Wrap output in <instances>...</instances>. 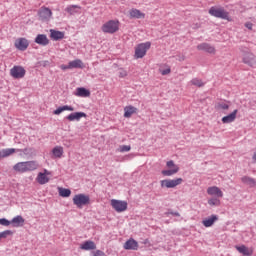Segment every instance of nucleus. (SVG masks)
<instances>
[{"label": "nucleus", "mask_w": 256, "mask_h": 256, "mask_svg": "<svg viewBox=\"0 0 256 256\" xmlns=\"http://www.w3.org/2000/svg\"><path fill=\"white\" fill-rule=\"evenodd\" d=\"M39 169V162L35 160L18 162L13 166V171L16 173H31V171H37Z\"/></svg>", "instance_id": "nucleus-1"}, {"label": "nucleus", "mask_w": 256, "mask_h": 256, "mask_svg": "<svg viewBox=\"0 0 256 256\" xmlns=\"http://www.w3.org/2000/svg\"><path fill=\"white\" fill-rule=\"evenodd\" d=\"M239 49L242 55V63L248 65V67H256V55L246 46H240Z\"/></svg>", "instance_id": "nucleus-2"}, {"label": "nucleus", "mask_w": 256, "mask_h": 256, "mask_svg": "<svg viewBox=\"0 0 256 256\" xmlns=\"http://www.w3.org/2000/svg\"><path fill=\"white\" fill-rule=\"evenodd\" d=\"M209 15L212 17H216L217 19H224L225 21H233V18L229 15V12L225 10L223 7L219 6H212L209 11Z\"/></svg>", "instance_id": "nucleus-3"}, {"label": "nucleus", "mask_w": 256, "mask_h": 256, "mask_svg": "<svg viewBox=\"0 0 256 256\" xmlns=\"http://www.w3.org/2000/svg\"><path fill=\"white\" fill-rule=\"evenodd\" d=\"M121 23L119 20H108L101 26V31L107 33L108 35H113L119 31Z\"/></svg>", "instance_id": "nucleus-4"}, {"label": "nucleus", "mask_w": 256, "mask_h": 256, "mask_svg": "<svg viewBox=\"0 0 256 256\" xmlns=\"http://www.w3.org/2000/svg\"><path fill=\"white\" fill-rule=\"evenodd\" d=\"M72 201L78 209H83V207L91 204V198L87 194H76L74 195Z\"/></svg>", "instance_id": "nucleus-5"}, {"label": "nucleus", "mask_w": 256, "mask_h": 256, "mask_svg": "<svg viewBox=\"0 0 256 256\" xmlns=\"http://www.w3.org/2000/svg\"><path fill=\"white\" fill-rule=\"evenodd\" d=\"M151 49V42L140 43L135 47V59H143L147 55V51Z\"/></svg>", "instance_id": "nucleus-6"}, {"label": "nucleus", "mask_w": 256, "mask_h": 256, "mask_svg": "<svg viewBox=\"0 0 256 256\" xmlns=\"http://www.w3.org/2000/svg\"><path fill=\"white\" fill-rule=\"evenodd\" d=\"M168 170H162V175L164 177H172V175H177L179 173V165L175 164L173 160H170L166 163Z\"/></svg>", "instance_id": "nucleus-7"}, {"label": "nucleus", "mask_w": 256, "mask_h": 256, "mask_svg": "<svg viewBox=\"0 0 256 256\" xmlns=\"http://www.w3.org/2000/svg\"><path fill=\"white\" fill-rule=\"evenodd\" d=\"M183 183V178H175V179H165L160 181V185L162 188L166 189H175L178 185Z\"/></svg>", "instance_id": "nucleus-8"}, {"label": "nucleus", "mask_w": 256, "mask_h": 256, "mask_svg": "<svg viewBox=\"0 0 256 256\" xmlns=\"http://www.w3.org/2000/svg\"><path fill=\"white\" fill-rule=\"evenodd\" d=\"M110 205L116 213H123L128 207L127 201L112 199Z\"/></svg>", "instance_id": "nucleus-9"}, {"label": "nucleus", "mask_w": 256, "mask_h": 256, "mask_svg": "<svg viewBox=\"0 0 256 256\" xmlns=\"http://www.w3.org/2000/svg\"><path fill=\"white\" fill-rule=\"evenodd\" d=\"M51 181V171L44 169L42 172H39L36 176V182L39 185H47Z\"/></svg>", "instance_id": "nucleus-10"}, {"label": "nucleus", "mask_w": 256, "mask_h": 256, "mask_svg": "<svg viewBox=\"0 0 256 256\" xmlns=\"http://www.w3.org/2000/svg\"><path fill=\"white\" fill-rule=\"evenodd\" d=\"M198 51H204V53H208V55H216L217 54V48L213 46L212 44H209L207 42H203L197 45Z\"/></svg>", "instance_id": "nucleus-11"}, {"label": "nucleus", "mask_w": 256, "mask_h": 256, "mask_svg": "<svg viewBox=\"0 0 256 256\" xmlns=\"http://www.w3.org/2000/svg\"><path fill=\"white\" fill-rule=\"evenodd\" d=\"M25 73H27V71L23 66H14L10 70V75L13 79H23V77H25Z\"/></svg>", "instance_id": "nucleus-12"}, {"label": "nucleus", "mask_w": 256, "mask_h": 256, "mask_svg": "<svg viewBox=\"0 0 256 256\" xmlns=\"http://www.w3.org/2000/svg\"><path fill=\"white\" fill-rule=\"evenodd\" d=\"M38 16L41 21H51V18L53 17V12L47 7H41L38 11Z\"/></svg>", "instance_id": "nucleus-13"}, {"label": "nucleus", "mask_w": 256, "mask_h": 256, "mask_svg": "<svg viewBox=\"0 0 256 256\" xmlns=\"http://www.w3.org/2000/svg\"><path fill=\"white\" fill-rule=\"evenodd\" d=\"M14 46L18 51H27V48L29 47V40L26 38H18L15 40Z\"/></svg>", "instance_id": "nucleus-14"}, {"label": "nucleus", "mask_w": 256, "mask_h": 256, "mask_svg": "<svg viewBox=\"0 0 256 256\" xmlns=\"http://www.w3.org/2000/svg\"><path fill=\"white\" fill-rule=\"evenodd\" d=\"M124 249L126 251H137L139 249V243L135 239L130 238L124 243Z\"/></svg>", "instance_id": "nucleus-15"}, {"label": "nucleus", "mask_w": 256, "mask_h": 256, "mask_svg": "<svg viewBox=\"0 0 256 256\" xmlns=\"http://www.w3.org/2000/svg\"><path fill=\"white\" fill-rule=\"evenodd\" d=\"M237 113H239V110L235 109L233 112H231L227 116L222 117V123L224 125L233 123L235 121V119H237Z\"/></svg>", "instance_id": "nucleus-16"}, {"label": "nucleus", "mask_w": 256, "mask_h": 256, "mask_svg": "<svg viewBox=\"0 0 256 256\" xmlns=\"http://www.w3.org/2000/svg\"><path fill=\"white\" fill-rule=\"evenodd\" d=\"M17 151H21L20 149L15 148H4L0 150V159H5L7 157H11V155H15Z\"/></svg>", "instance_id": "nucleus-17"}, {"label": "nucleus", "mask_w": 256, "mask_h": 256, "mask_svg": "<svg viewBox=\"0 0 256 256\" xmlns=\"http://www.w3.org/2000/svg\"><path fill=\"white\" fill-rule=\"evenodd\" d=\"M130 19H145V13L137 8H132L129 10Z\"/></svg>", "instance_id": "nucleus-18"}, {"label": "nucleus", "mask_w": 256, "mask_h": 256, "mask_svg": "<svg viewBox=\"0 0 256 256\" xmlns=\"http://www.w3.org/2000/svg\"><path fill=\"white\" fill-rule=\"evenodd\" d=\"M87 117V114L85 112H74L69 114L66 119L68 121H81V119H83Z\"/></svg>", "instance_id": "nucleus-19"}, {"label": "nucleus", "mask_w": 256, "mask_h": 256, "mask_svg": "<svg viewBox=\"0 0 256 256\" xmlns=\"http://www.w3.org/2000/svg\"><path fill=\"white\" fill-rule=\"evenodd\" d=\"M207 193L211 196V197H223V191H221V188L217 187V186H211L207 188Z\"/></svg>", "instance_id": "nucleus-20"}, {"label": "nucleus", "mask_w": 256, "mask_h": 256, "mask_svg": "<svg viewBox=\"0 0 256 256\" xmlns=\"http://www.w3.org/2000/svg\"><path fill=\"white\" fill-rule=\"evenodd\" d=\"M35 43H37V45H42V47H47L49 38H47V35L45 34H38L35 38Z\"/></svg>", "instance_id": "nucleus-21"}, {"label": "nucleus", "mask_w": 256, "mask_h": 256, "mask_svg": "<svg viewBox=\"0 0 256 256\" xmlns=\"http://www.w3.org/2000/svg\"><path fill=\"white\" fill-rule=\"evenodd\" d=\"M80 249H82V251H93L97 249V245L95 242L88 240L80 245Z\"/></svg>", "instance_id": "nucleus-22"}, {"label": "nucleus", "mask_w": 256, "mask_h": 256, "mask_svg": "<svg viewBox=\"0 0 256 256\" xmlns=\"http://www.w3.org/2000/svg\"><path fill=\"white\" fill-rule=\"evenodd\" d=\"M50 38L53 41H61V39H65V32L51 29L50 30Z\"/></svg>", "instance_id": "nucleus-23"}, {"label": "nucleus", "mask_w": 256, "mask_h": 256, "mask_svg": "<svg viewBox=\"0 0 256 256\" xmlns=\"http://www.w3.org/2000/svg\"><path fill=\"white\" fill-rule=\"evenodd\" d=\"M215 221H219V217L217 215H211L202 221V225H204V227H213Z\"/></svg>", "instance_id": "nucleus-24"}, {"label": "nucleus", "mask_w": 256, "mask_h": 256, "mask_svg": "<svg viewBox=\"0 0 256 256\" xmlns=\"http://www.w3.org/2000/svg\"><path fill=\"white\" fill-rule=\"evenodd\" d=\"M236 249L243 256H251V255H253V248H249V247H247L245 245L236 246Z\"/></svg>", "instance_id": "nucleus-25"}, {"label": "nucleus", "mask_w": 256, "mask_h": 256, "mask_svg": "<svg viewBox=\"0 0 256 256\" xmlns=\"http://www.w3.org/2000/svg\"><path fill=\"white\" fill-rule=\"evenodd\" d=\"M231 104L227 101H220L217 102L215 105L216 111H229Z\"/></svg>", "instance_id": "nucleus-26"}, {"label": "nucleus", "mask_w": 256, "mask_h": 256, "mask_svg": "<svg viewBox=\"0 0 256 256\" xmlns=\"http://www.w3.org/2000/svg\"><path fill=\"white\" fill-rule=\"evenodd\" d=\"M76 97H91V91L84 87H80L76 89V92L74 93Z\"/></svg>", "instance_id": "nucleus-27"}, {"label": "nucleus", "mask_w": 256, "mask_h": 256, "mask_svg": "<svg viewBox=\"0 0 256 256\" xmlns=\"http://www.w3.org/2000/svg\"><path fill=\"white\" fill-rule=\"evenodd\" d=\"M63 153H64V150L62 146H55L52 149V155L54 159H61V157H63Z\"/></svg>", "instance_id": "nucleus-28"}, {"label": "nucleus", "mask_w": 256, "mask_h": 256, "mask_svg": "<svg viewBox=\"0 0 256 256\" xmlns=\"http://www.w3.org/2000/svg\"><path fill=\"white\" fill-rule=\"evenodd\" d=\"M135 113H137V108H135V106H126L124 108V117L126 119H129L131 115H135Z\"/></svg>", "instance_id": "nucleus-29"}, {"label": "nucleus", "mask_w": 256, "mask_h": 256, "mask_svg": "<svg viewBox=\"0 0 256 256\" xmlns=\"http://www.w3.org/2000/svg\"><path fill=\"white\" fill-rule=\"evenodd\" d=\"M69 67L70 69H83L85 65H83V61H81L80 59H76L69 62Z\"/></svg>", "instance_id": "nucleus-30"}, {"label": "nucleus", "mask_w": 256, "mask_h": 256, "mask_svg": "<svg viewBox=\"0 0 256 256\" xmlns=\"http://www.w3.org/2000/svg\"><path fill=\"white\" fill-rule=\"evenodd\" d=\"M63 111H75V108H73V106L64 105V106L56 109L54 111V115H61V113H63Z\"/></svg>", "instance_id": "nucleus-31"}, {"label": "nucleus", "mask_w": 256, "mask_h": 256, "mask_svg": "<svg viewBox=\"0 0 256 256\" xmlns=\"http://www.w3.org/2000/svg\"><path fill=\"white\" fill-rule=\"evenodd\" d=\"M67 13H69V15H76V13H79V11H81V6H77V5H72V6H68L66 8Z\"/></svg>", "instance_id": "nucleus-32"}, {"label": "nucleus", "mask_w": 256, "mask_h": 256, "mask_svg": "<svg viewBox=\"0 0 256 256\" xmlns=\"http://www.w3.org/2000/svg\"><path fill=\"white\" fill-rule=\"evenodd\" d=\"M11 223H13L14 227H23L25 219H23L21 216H16L12 219Z\"/></svg>", "instance_id": "nucleus-33"}, {"label": "nucleus", "mask_w": 256, "mask_h": 256, "mask_svg": "<svg viewBox=\"0 0 256 256\" xmlns=\"http://www.w3.org/2000/svg\"><path fill=\"white\" fill-rule=\"evenodd\" d=\"M242 183H245V185H249L250 187H255V179L248 177V176H244L241 178Z\"/></svg>", "instance_id": "nucleus-34"}, {"label": "nucleus", "mask_w": 256, "mask_h": 256, "mask_svg": "<svg viewBox=\"0 0 256 256\" xmlns=\"http://www.w3.org/2000/svg\"><path fill=\"white\" fill-rule=\"evenodd\" d=\"M60 197H71V190L67 188H58Z\"/></svg>", "instance_id": "nucleus-35"}, {"label": "nucleus", "mask_w": 256, "mask_h": 256, "mask_svg": "<svg viewBox=\"0 0 256 256\" xmlns=\"http://www.w3.org/2000/svg\"><path fill=\"white\" fill-rule=\"evenodd\" d=\"M208 205H210V207H219V205H221V200L218 198H211L208 200Z\"/></svg>", "instance_id": "nucleus-36"}, {"label": "nucleus", "mask_w": 256, "mask_h": 256, "mask_svg": "<svg viewBox=\"0 0 256 256\" xmlns=\"http://www.w3.org/2000/svg\"><path fill=\"white\" fill-rule=\"evenodd\" d=\"M191 85H194L195 87H203V85H205V83H203V80L198 79V78H193L190 81Z\"/></svg>", "instance_id": "nucleus-37"}, {"label": "nucleus", "mask_w": 256, "mask_h": 256, "mask_svg": "<svg viewBox=\"0 0 256 256\" xmlns=\"http://www.w3.org/2000/svg\"><path fill=\"white\" fill-rule=\"evenodd\" d=\"M118 153H128V151H131L130 145H121L117 149Z\"/></svg>", "instance_id": "nucleus-38"}, {"label": "nucleus", "mask_w": 256, "mask_h": 256, "mask_svg": "<svg viewBox=\"0 0 256 256\" xmlns=\"http://www.w3.org/2000/svg\"><path fill=\"white\" fill-rule=\"evenodd\" d=\"M9 235H13V231L11 230H5L3 232H0V239H7Z\"/></svg>", "instance_id": "nucleus-39"}, {"label": "nucleus", "mask_w": 256, "mask_h": 256, "mask_svg": "<svg viewBox=\"0 0 256 256\" xmlns=\"http://www.w3.org/2000/svg\"><path fill=\"white\" fill-rule=\"evenodd\" d=\"M0 225H3L4 227H9V225H11V221L5 218H0Z\"/></svg>", "instance_id": "nucleus-40"}, {"label": "nucleus", "mask_w": 256, "mask_h": 256, "mask_svg": "<svg viewBox=\"0 0 256 256\" xmlns=\"http://www.w3.org/2000/svg\"><path fill=\"white\" fill-rule=\"evenodd\" d=\"M245 27H246L247 29H249V31H252V30H253V23H251V22H246V23H245Z\"/></svg>", "instance_id": "nucleus-41"}, {"label": "nucleus", "mask_w": 256, "mask_h": 256, "mask_svg": "<svg viewBox=\"0 0 256 256\" xmlns=\"http://www.w3.org/2000/svg\"><path fill=\"white\" fill-rule=\"evenodd\" d=\"M161 75H169V73H171V68H167L165 70H161Z\"/></svg>", "instance_id": "nucleus-42"}, {"label": "nucleus", "mask_w": 256, "mask_h": 256, "mask_svg": "<svg viewBox=\"0 0 256 256\" xmlns=\"http://www.w3.org/2000/svg\"><path fill=\"white\" fill-rule=\"evenodd\" d=\"M93 256H105V252L101 251V250H97L94 252Z\"/></svg>", "instance_id": "nucleus-43"}, {"label": "nucleus", "mask_w": 256, "mask_h": 256, "mask_svg": "<svg viewBox=\"0 0 256 256\" xmlns=\"http://www.w3.org/2000/svg\"><path fill=\"white\" fill-rule=\"evenodd\" d=\"M60 69H62V71H67V69H71V67H69V64L68 65L62 64L60 65Z\"/></svg>", "instance_id": "nucleus-44"}, {"label": "nucleus", "mask_w": 256, "mask_h": 256, "mask_svg": "<svg viewBox=\"0 0 256 256\" xmlns=\"http://www.w3.org/2000/svg\"><path fill=\"white\" fill-rule=\"evenodd\" d=\"M119 77H127V71L121 70L120 74H119Z\"/></svg>", "instance_id": "nucleus-45"}, {"label": "nucleus", "mask_w": 256, "mask_h": 256, "mask_svg": "<svg viewBox=\"0 0 256 256\" xmlns=\"http://www.w3.org/2000/svg\"><path fill=\"white\" fill-rule=\"evenodd\" d=\"M27 151H29V149L25 148V149H20V151H16V153H24V155H27Z\"/></svg>", "instance_id": "nucleus-46"}, {"label": "nucleus", "mask_w": 256, "mask_h": 256, "mask_svg": "<svg viewBox=\"0 0 256 256\" xmlns=\"http://www.w3.org/2000/svg\"><path fill=\"white\" fill-rule=\"evenodd\" d=\"M252 160H253V163H256V148H255V150L253 152Z\"/></svg>", "instance_id": "nucleus-47"}, {"label": "nucleus", "mask_w": 256, "mask_h": 256, "mask_svg": "<svg viewBox=\"0 0 256 256\" xmlns=\"http://www.w3.org/2000/svg\"><path fill=\"white\" fill-rule=\"evenodd\" d=\"M171 215H174V217H181V214H179V212H171Z\"/></svg>", "instance_id": "nucleus-48"}]
</instances>
